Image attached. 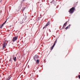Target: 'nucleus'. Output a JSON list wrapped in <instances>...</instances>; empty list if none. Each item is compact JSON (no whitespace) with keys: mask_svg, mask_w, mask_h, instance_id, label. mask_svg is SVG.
<instances>
[{"mask_svg":"<svg viewBox=\"0 0 80 80\" xmlns=\"http://www.w3.org/2000/svg\"><path fill=\"white\" fill-rule=\"evenodd\" d=\"M75 10V8L74 7H73L71 8L70 9L69 12L70 13H73L74 12Z\"/></svg>","mask_w":80,"mask_h":80,"instance_id":"f257e3e1","label":"nucleus"},{"mask_svg":"<svg viewBox=\"0 0 80 80\" xmlns=\"http://www.w3.org/2000/svg\"><path fill=\"white\" fill-rule=\"evenodd\" d=\"M18 36H17L16 37H14L12 39V42H14L15 41H16V40H17V39H18Z\"/></svg>","mask_w":80,"mask_h":80,"instance_id":"f03ea898","label":"nucleus"},{"mask_svg":"<svg viewBox=\"0 0 80 80\" xmlns=\"http://www.w3.org/2000/svg\"><path fill=\"white\" fill-rule=\"evenodd\" d=\"M26 18H27V16H25L24 18H23L22 21L20 23H21V24H22V23H23V22H26L25 21V19H26Z\"/></svg>","mask_w":80,"mask_h":80,"instance_id":"7ed1b4c3","label":"nucleus"},{"mask_svg":"<svg viewBox=\"0 0 80 80\" xmlns=\"http://www.w3.org/2000/svg\"><path fill=\"white\" fill-rule=\"evenodd\" d=\"M38 58V56L36 55L33 57V59L35 61H36Z\"/></svg>","mask_w":80,"mask_h":80,"instance_id":"20e7f679","label":"nucleus"},{"mask_svg":"<svg viewBox=\"0 0 80 80\" xmlns=\"http://www.w3.org/2000/svg\"><path fill=\"white\" fill-rule=\"evenodd\" d=\"M7 46V43H6V41H5L4 42V43L3 44V47H2V50H3L4 49V48H5V47Z\"/></svg>","mask_w":80,"mask_h":80,"instance_id":"39448f33","label":"nucleus"},{"mask_svg":"<svg viewBox=\"0 0 80 80\" xmlns=\"http://www.w3.org/2000/svg\"><path fill=\"white\" fill-rule=\"evenodd\" d=\"M67 24V22H66V23L64 24L62 28V29H64V28H65V27L67 25L66 24Z\"/></svg>","mask_w":80,"mask_h":80,"instance_id":"423d86ee","label":"nucleus"},{"mask_svg":"<svg viewBox=\"0 0 80 80\" xmlns=\"http://www.w3.org/2000/svg\"><path fill=\"white\" fill-rule=\"evenodd\" d=\"M49 24H50V22L48 21L47 22V23L45 25V27H47V26H48V25H49Z\"/></svg>","mask_w":80,"mask_h":80,"instance_id":"0eeeda50","label":"nucleus"},{"mask_svg":"<svg viewBox=\"0 0 80 80\" xmlns=\"http://www.w3.org/2000/svg\"><path fill=\"white\" fill-rule=\"evenodd\" d=\"M17 58L16 57H13V60H14V61L15 62H16V58Z\"/></svg>","mask_w":80,"mask_h":80,"instance_id":"6e6552de","label":"nucleus"},{"mask_svg":"<svg viewBox=\"0 0 80 80\" xmlns=\"http://www.w3.org/2000/svg\"><path fill=\"white\" fill-rule=\"evenodd\" d=\"M57 39H56V41L54 42V44H55H55H56V43H57Z\"/></svg>","mask_w":80,"mask_h":80,"instance_id":"1a4fd4ad","label":"nucleus"},{"mask_svg":"<svg viewBox=\"0 0 80 80\" xmlns=\"http://www.w3.org/2000/svg\"><path fill=\"white\" fill-rule=\"evenodd\" d=\"M9 62H11V63H12V58H11L9 60Z\"/></svg>","mask_w":80,"mask_h":80,"instance_id":"9d476101","label":"nucleus"},{"mask_svg":"<svg viewBox=\"0 0 80 80\" xmlns=\"http://www.w3.org/2000/svg\"><path fill=\"white\" fill-rule=\"evenodd\" d=\"M37 63H39V60L38 59L37 60Z\"/></svg>","mask_w":80,"mask_h":80,"instance_id":"9b49d317","label":"nucleus"},{"mask_svg":"<svg viewBox=\"0 0 80 80\" xmlns=\"http://www.w3.org/2000/svg\"><path fill=\"white\" fill-rule=\"evenodd\" d=\"M25 8H23L22 9V11H24V10H25Z\"/></svg>","mask_w":80,"mask_h":80,"instance_id":"f8f14e48","label":"nucleus"},{"mask_svg":"<svg viewBox=\"0 0 80 80\" xmlns=\"http://www.w3.org/2000/svg\"><path fill=\"white\" fill-rule=\"evenodd\" d=\"M7 19L5 21V22H4V23H3L4 25V24H5V23H6V22H7Z\"/></svg>","mask_w":80,"mask_h":80,"instance_id":"ddd939ff","label":"nucleus"},{"mask_svg":"<svg viewBox=\"0 0 80 80\" xmlns=\"http://www.w3.org/2000/svg\"><path fill=\"white\" fill-rule=\"evenodd\" d=\"M55 44H54L52 46V48H53L54 47H55Z\"/></svg>","mask_w":80,"mask_h":80,"instance_id":"4468645a","label":"nucleus"},{"mask_svg":"<svg viewBox=\"0 0 80 80\" xmlns=\"http://www.w3.org/2000/svg\"><path fill=\"white\" fill-rule=\"evenodd\" d=\"M10 78H11V77H10L9 78H8L7 79V80H10Z\"/></svg>","mask_w":80,"mask_h":80,"instance_id":"2eb2a0df","label":"nucleus"},{"mask_svg":"<svg viewBox=\"0 0 80 80\" xmlns=\"http://www.w3.org/2000/svg\"><path fill=\"white\" fill-rule=\"evenodd\" d=\"M68 26H67L66 28H65V29H68Z\"/></svg>","mask_w":80,"mask_h":80,"instance_id":"dca6fc26","label":"nucleus"},{"mask_svg":"<svg viewBox=\"0 0 80 80\" xmlns=\"http://www.w3.org/2000/svg\"><path fill=\"white\" fill-rule=\"evenodd\" d=\"M4 25V24L3 23H2V25H1V26H2V27H3V25Z\"/></svg>","mask_w":80,"mask_h":80,"instance_id":"f3484780","label":"nucleus"},{"mask_svg":"<svg viewBox=\"0 0 80 80\" xmlns=\"http://www.w3.org/2000/svg\"><path fill=\"white\" fill-rule=\"evenodd\" d=\"M46 27H45H45L43 28V29H44L45 28H46Z\"/></svg>","mask_w":80,"mask_h":80,"instance_id":"a211bd4d","label":"nucleus"},{"mask_svg":"<svg viewBox=\"0 0 80 80\" xmlns=\"http://www.w3.org/2000/svg\"><path fill=\"white\" fill-rule=\"evenodd\" d=\"M51 50H53V48H52H52H51Z\"/></svg>","mask_w":80,"mask_h":80,"instance_id":"6ab92c4d","label":"nucleus"},{"mask_svg":"<svg viewBox=\"0 0 80 80\" xmlns=\"http://www.w3.org/2000/svg\"><path fill=\"white\" fill-rule=\"evenodd\" d=\"M70 26H71V25L70 24H69V25L68 27H70Z\"/></svg>","mask_w":80,"mask_h":80,"instance_id":"aec40b11","label":"nucleus"},{"mask_svg":"<svg viewBox=\"0 0 80 80\" xmlns=\"http://www.w3.org/2000/svg\"><path fill=\"white\" fill-rule=\"evenodd\" d=\"M2 28V26L1 25H0V28Z\"/></svg>","mask_w":80,"mask_h":80,"instance_id":"412c9836","label":"nucleus"},{"mask_svg":"<svg viewBox=\"0 0 80 80\" xmlns=\"http://www.w3.org/2000/svg\"><path fill=\"white\" fill-rule=\"evenodd\" d=\"M78 78L79 79H80V75H79Z\"/></svg>","mask_w":80,"mask_h":80,"instance_id":"4be33fe9","label":"nucleus"},{"mask_svg":"<svg viewBox=\"0 0 80 80\" xmlns=\"http://www.w3.org/2000/svg\"><path fill=\"white\" fill-rule=\"evenodd\" d=\"M51 3H53V1H52V2H51Z\"/></svg>","mask_w":80,"mask_h":80,"instance_id":"5701e85b","label":"nucleus"},{"mask_svg":"<svg viewBox=\"0 0 80 80\" xmlns=\"http://www.w3.org/2000/svg\"><path fill=\"white\" fill-rule=\"evenodd\" d=\"M12 27V26H10V27Z\"/></svg>","mask_w":80,"mask_h":80,"instance_id":"b1692460","label":"nucleus"},{"mask_svg":"<svg viewBox=\"0 0 80 80\" xmlns=\"http://www.w3.org/2000/svg\"><path fill=\"white\" fill-rule=\"evenodd\" d=\"M23 1H25V0H23Z\"/></svg>","mask_w":80,"mask_h":80,"instance_id":"393cba45","label":"nucleus"},{"mask_svg":"<svg viewBox=\"0 0 80 80\" xmlns=\"http://www.w3.org/2000/svg\"><path fill=\"white\" fill-rule=\"evenodd\" d=\"M57 8H58V7H57Z\"/></svg>","mask_w":80,"mask_h":80,"instance_id":"a878e982","label":"nucleus"},{"mask_svg":"<svg viewBox=\"0 0 80 80\" xmlns=\"http://www.w3.org/2000/svg\"><path fill=\"white\" fill-rule=\"evenodd\" d=\"M2 0H1V1H2Z\"/></svg>","mask_w":80,"mask_h":80,"instance_id":"bb28decb","label":"nucleus"}]
</instances>
